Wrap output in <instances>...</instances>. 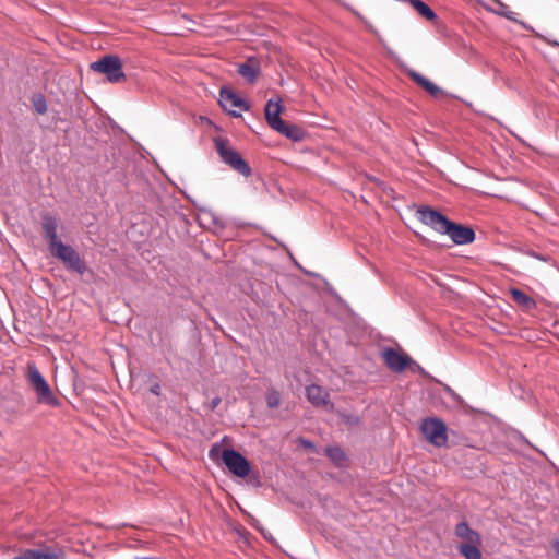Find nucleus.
Listing matches in <instances>:
<instances>
[{
    "label": "nucleus",
    "mask_w": 559,
    "mask_h": 559,
    "mask_svg": "<svg viewBox=\"0 0 559 559\" xmlns=\"http://www.w3.org/2000/svg\"><path fill=\"white\" fill-rule=\"evenodd\" d=\"M454 535L461 539L457 551L465 559H481V536L471 528L466 521L457 523L454 527Z\"/></svg>",
    "instance_id": "obj_1"
},
{
    "label": "nucleus",
    "mask_w": 559,
    "mask_h": 559,
    "mask_svg": "<svg viewBox=\"0 0 559 559\" xmlns=\"http://www.w3.org/2000/svg\"><path fill=\"white\" fill-rule=\"evenodd\" d=\"M27 380L37 394V402L49 406L59 405L58 399L52 393L49 384L34 362L27 365Z\"/></svg>",
    "instance_id": "obj_2"
},
{
    "label": "nucleus",
    "mask_w": 559,
    "mask_h": 559,
    "mask_svg": "<svg viewBox=\"0 0 559 559\" xmlns=\"http://www.w3.org/2000/svg\"><path fill=\"white\" fill-rule=\"evenodd\" d=\"M91 69L97 73L104 74L110 83L126 81L121 59L116 55L102 57L99 60L91 63Z\"/></svg>",
    "instance_id": "obj_3"
},
{
    "label": "nucleus",
    "mask_w": 559,
    "mask_h": 559,
    "mask_svg": "<svg viewBox=\"0 0 559 559\" xmlns=\"http://www.w3.org/2000/svg\"><path fill=\"white\" fill-rule=\"evenodd\" d=\"M215 147L223 162L243 176H249L251 169L241 155L224 139L215 140Z\"/></svg>",
    "instance_id": "obj_4"
},
{
    "label": "nucleus",
    "mask_w": 559,
    "mask_h": 559,
    "mask_svg": "<svg viewBox=\"0 0 559 559\" xmlns=\"http://www.w3.org/2000/svg\"><path fill=\"white\" fill-rule=\"evenodd\" d=\"M50 252L69 270H72L79 274H83L86 271L85 263L81 260L79 253L71 246L60 242L50 249Z\"/></svg>",
    "instance_id": "obj_5"
},
{
    "label": "nucleus",
    "mask_w": 559,
    "mask_h": 559,
    "mask_svg": "<svg viewBox=\"0 0 559 559\" xmlns=\"http://www.w3.org/2000/svg\"><path fill=\"white\" fill-rule=\"evenodd\" d=\"M420 430L425 438L436 447H443L448 442L447 426L439 418L424 419Z\"/></svg>",
    "instance_id": "obj_6"
},
{
    "label": "nucleus",
    "mask_w": 559,
    "mask_h": 559,
    "mask_svg": "<svg viewBox=\"0 0 559 559\" xmlns=\"http://www.w3.org/2000/svg\"><path fill=\"white\" fill-rule=\"evenodd\" d=\"M222 461L230 473L238 477H246L250 473V464L248 460L239 452L227 449L222 453Z\"/></svg>",
    "instance_id": "obj_7"
},
{
    "label": "nucleus",
    "mask_w": 559,
    "mask_h": 559,
    "mask_svg": "<svg viewBox=\"0 0 559 559\" xmlns=\"http://www.w3.org/2000/svg\"><path fill=\"white\" fill-rule=\"evenodd\" d=\"M382 358L386 367L393 372H402L408 367L417 366L411 356L394 348L383 349Z\"/></svg>",
    "instance_id": "obj_8"
},
{
    "label": "nucleus",
    "mask_w": 559,
    "mask_h": 559,
    "mask_svg": "<svg viewBox=\"0 0 559 559\" xmlns=\"http://www.w3.org/2000/svg\"><path fill=\"white\" fill-rule=\"evenodd\" d=\"M418 219L440 234H444L450 222L443 214L430 206H420L417 210Z\"/></svg>",
    "instance_id": "obj_9"
},
{
    "label": "nucleus",
    "mask_w": 559,
    "mask_h": 559,
    "mask_svg": "<svg viewBox=\"0 0 559 559\" xmlns=\"http://www.w3.org/2000/svg\"><path fill=\"white\" fill-rule=\"evenodd\" d=\"M219 104L224 110L235 117H239L242 111L248 110L245 102L238 95L224 88L221 91Z\"/></svg>",
    "instance_id": "obj_10"
},
{
    "label": "nucleus",
    "mask_w": 559,
    "mask_h": 559,
    "mask_svg": "<svg viewBox=\"0 0 559 559\" xmlns=\"http://www.w3.org/2000/svg\"><path fill=\"white\" fill-rule=\"evenodd\" d=\"M444 234L456 245H467L475 239V233L471 227L453 222H450Z\"/></svg>",
    "instance_id": "obj_11"
},
{
    "label": "nucleus",
    "mask_w": 559,
    "mask_h": 559,
    "mask_svg": "<svg viewBox=\"0 0 559 559\" xmlns=\"http://www.w3.org/2000/svg\"><path fill=\"white\" fill-rule=\"evenodd\" d=\"M41 229L49 250L62 242L58 237V221L52 215L48 213L41 215Z\"/></svg>",
    "instance_id": "obj_12"
},
{
    "label": "nucleus",
    "mask_w": 559,
    "mask_h": 559,
    "mask_svg": "<svg viewBox=\"0 0 559 559\" xmlns=\"http://www.w3.org/2000/svg\"><path fill=\"white\" fill-rule=\"evenodd\" d=\"M308 401L316 407H326L333 409V404L330 402L329 392L320 385L311 384L306 388Z\"/></svg>",
    "instance_id": "obj_13"
},
{
    "label": "nucleus",
    "mask_w": 559,
    "mask_h": 559,
    "mask_svg": "<svg viewBox=\"0 0 559 559\" xmlns=\"http://www.w3.org/2000/svg\"><path fill=\"white\" fill-rule=\"evenodd\" d=\"M408 76L418 85L420 86L425 92H427L429 95L433 97H439L441 95H444V91L437 86L433 82L428 80L426 76L421 75L420 73L409 70L407 71Z\"/></svg>",
    "instance_id": "obj_14"
},
{
    "label": "nucleus",
    "mask_w": 559,
    "mask_h": 559,
    "mask_svg": "<svg viewBox=\"0 0 559 559\" xmlns=\"http://www.w3.org/2000/svg\"><path fill=\"white\" fill-rule=\"evenodd\" d=\"M13 559H62L60 551L51 549H25Z\"/></svg>",
    "instance_id": "obj_15"
},
{
    "label": "nucleus",
    "mask_w": 559,
    "mask_h": 559,
    "mask_svg": "<svg viewBox=\"0 0 559 559\" xmlns=\"http://www.w3.org/2000/svg\"><path fill=\"white\" fill-rule=\"evenodd\" d=\"M282 105L281 100L274 102L273 99H270L265 106V119L269 123V126L274 129L276 126H282V119L280 117L282 112Z\"/></svg>",
    "instance_id": "obj_16"
},
{
    "label": "nucleus",
    "mask_w": 559,
    "mask_h": 559,
    "mask_svg": "<svg viewBox=\"0 0 559 559\" xmlns=\"http://www.w3.org/2000/svg\"><path fill=\"white\" fill-rule=\"evenodd\" d=\"M238 72L248 82L253 83L259 76V64L255 59H248L245 63L239 66Z\"/></svg>",
    "instance_id": "obj_17"
},
{
    "label": "nucleus",
    "mask_w": 559,
    "mask_h": 559,
    "mask_svg": "<svg viewBox=\"0 0 559 559\" xmlns=\"http://www.w3.org/2000/svg\"><path fill=\"white\" fill-rule=\"evenodd\" d=\"M273 130L294 141H300L304 138V131L299 127L286 123L284 120L282 126H276Z\"/></svg>",
    "instance_id": "obj_18"
},
{
    "label": "nucleus",
    "mask_w": 559,
    "mask_h": 559,
    "mask_svg": "<svg viewBox=\"0 0 559 559\" xmlns=\"http://www.w3.org/2000/svg\"><path fill=\"white\" fill-rule=\"evenodd\" d=\"M510 295L514 302H516L519 306H522L525 309H531L535 307L534 299L518 288H511Z\"/></svg>",
    "instance_id": "obj_19"
},
{
    "label": "nucleus",
    "mask_w": 559,
    "mask_h": 559,
    "mask_svg": "<svg viewBox=\"0 0 559 559\" xmlns=\"http://www.w3.org/2000/svg\"><path fill=\"white\" fill-rule=\"evenodd\" d=\"M496 4L498 5V9H492L491 11L500 16H503L514 23H519L521 25H524V22L520 21L518 19V14L509 9L507 4L501 2L500 0H493Z\"/></svg>",
    "instance_id": "obj_20"
},
{
    "label": "nucleus",
    "mask_w": 559,
    "mask_h": 559,
    "mask_svg": "<svg viewBox=\"0 0 559 559\" xmlns=\"http://www.w3.org/2000/svg\"><path fill=\"white\" fill-rule=\"evenodd\" d=\"M412 7L426 20L435 21L437 19L436 13L421 0H408Z\"/></svg>",
    "instance_id": "obj_21"
},
{
    "label": "nucleus",
    "mask_w": 559,
    "mask_h": 559,
    "mask_svg": "<svg viewBox=\"0 0 559 559\" xmlns=\"http://www.w3.org/2000/svg\"><path fill=\"white\" fill-rule=\"evenodd\" d=\"M326 455L337 465L342 466L346 460L345 453L337 447L328 448Z\"/></svg>",
    "instance_id": "obj_22"
},
{
    "label": "nucleus",
    "mask_w": 559,
    "mask_h": 559,
    "mask_svg": "<svg viewBox=\"0 0 559 559\" xmlns=\"http://www.w3.org/2000/svg\"><path fill=\"white\" fill-rule=\"evenodd\" d=\"M265 401H266V405L270 408L278 407L280 404H281V394H280V392L276 389H274V388L269 389L267 392H266V395H265Z\"/></svg>",
    "instance_id": "obj_23"
},
{
    "label": "nucleus",
    "mask_w": 559,
    "mask_h": 559,
    "mask_svg": "<svg viewBox=\"0 0 559 559\" xmlns=\"http://www.w3.org/2000/svg\"><path fill=\"white\" fill-rule=\"evenodd\" d=\"M33 106L37 114L44 115L47 112V103L41 95H37L33 98Z\"/></svg>",
    "instance_id": "obj_24"
},
{
    "label": "nucleus",
    "mask_w": 559,
    "mask_h": 559,
    "mask_svg": "<svg viewBox=\"0 0 559 559\" xmlns=\"http://www.w3.org/2000/svg\"><path fill=\"white\" fill-rule=\"evenodd\" d=\"M221 397L216 396L210 402V408L213 411L221 404Z\"/></svg>",
    "instance_id": "obj_25"
},
{
    "label": "nucleus",
    "mask_w": 559,
    "mask_h": 559,
    "mask_svg": "<svg viewBox=\"0 0 559 559\" xmlns=\"http://www.w3.org/2000/svg\"><path fill=\"white\" fill-rule=\"evenodd\" d=\"M151 392L156 394V395H159V392H160V386L158 384H154L152 388H151Z\"/></svg>",
    "instance_id": "obj_26"
},
{
    "label": "nucleus",
    "mask_w": 559,
    "mask_h": 559,
    "mask_svg": "<svg viewBox=\"0 0 559 559\" xmlns=\"http://www.w3.org/2000/svg\"><path fill=\"white\" fill-rule=\"evenodd\" d=\"M554 549L557 552V555H559V540L554 543Z\"/></svg>",
    "instance_id": "obj_27"
},
{
    "label": "nucleus",
    "mask_w": 559,
    "mask_h": 559,
    "mask_svg": "<svg viewBox=\"0 0 559 559\" xmlns=\"http://www.w3.org/2000/svg\"><path fill=\"white\" fill-rule=\"evenodd\" d=\"M447 391L450 393L451 396L456 397V393L452 389L447 388Z\"/></svg>",
    "instance_id": "obj_28"
},
{
    "label": "nucleus",
    "mask_w": 559,
    "mask_h": 559,
    "mask_svg": "<svg viewBox=\"0 0 559 559\" xmlns=\"http://www.w3.org/2000/svg\"><path fill=\"white\" fill-rule=\"evenodd\" d=\"M305 445L306 447H311V443L310 442H305Z\"/></svg>",
    "instance_id": "obj_29"
}]
</instances>
